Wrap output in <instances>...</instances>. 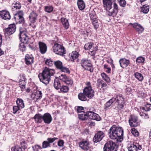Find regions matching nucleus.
I'll use <instances>...</instances> for the list:
<instances>
[{
	"label": "nucleus",
	"instance_id": "nucleus-1",
	"mask_svg": "<svg viewBox=\"0 0 151 151\" xmlns=\"http://www.w3.org/2000/svg\"><path fill=\"white\" fill-rule=\"evenodd\" d=\"M109 137L112 139H116L117 142H121L123 137V131L121 127L113 126L109 130Z\"/></svg>",
	"mask_w": 151,
	"mask_h": 151
},
{
	"label": "nucleus",
	"instance_id": "nucleus-2",
	"mask_svg": "<svg viewBox=\"0 0 151 151\" xmlns=\"http://www.w3.org/2000/svg\"><path fill=\"white\" fill-rule=\"evenodd\" d=\"M55 73L53 70L46 67L41 73H40L38 77L40 81L44 84H48L50 80L51 76H53Z\"/></svg>",
	"mask_w": 151,
	"mask_h": 151
},
{
	"label": "nucleus",
	"instance_id": "nucleus-3",
	"mask_svg": "<svg viewBox=\"0 0 151 151\" xmlns=\"http://www.w3.org/2000/svg\"><path fill=\"white\" fill-rule=\"evenodd\" d=\"M118 146L115 142L112 141H109L107 142L104 145V151H117Z\"/></svg>",
	"mask_w": 151,
	"mask_h": 151
},
{
	"label": "nucleus",
	"instance_id": "nucleus-4",
	"mask_svg": "<svg viewBox=\"0 0 151 151\" xmlns=\"http://www.w3.org/2000/svg\"><path fill=\"white\" fill-rule=\"evenodd\" d=\"M114 102L117 105V107L119 109H122L124 107V101L122 95H117L112 98Z\"/></svg>",
	"mask_w": 151,
	"mask_h": 151
},
{
	"label": "nucleus",
	"instance_id": "nucleus-5",
	"mask_svg": "<svg viewBox=\"0 0 151 151\" xmlns=\"http://www.w3.org/2000/svg\"><path fill=\"white\" fill-rule=\"evenodd\" d=\"M81 66L85 70L89 71L91 72H93V68L90 61L86 59H83L80 62Z\"/></svg>",
	"mask_w": 151,
	"mask_h": 151
},
{
	"label": "nucleus",
	"instance_id": "nucleus-6",
	"mask_svg": "<svg viewBox=\"0 0 151 151\" xmlns=\"http://www.w3.org/2000/svg\"><path fill=\"white\" fill-rule=\"evenodd\" d=\"M53 49L54 52L60 55L63 56L66 52L64 47L57 43L55 44L53 47Z\"/></svg>",
	"mask_w": 151,
	"mask_h": 151
},
{
	"label": "nucleus",
	"instance_id": "nucleus-7",
	"mask_svg": "<svg viewBox=\"0 0 151 151\" xmlns=\"http://www.w3.org/2000/svg\"><path fill=\"white\" fill-rule=\"evenodd\" d=\"M19 35V38L23 43H27L28 40V37L26 35L27 31L25 29H20Z\"/></svg>",
	"mask_w": 151,
	"mask_h": 151
},
{
	"label": "nucleus",
	"instance_id": "nucleus-8",
	"mask_svg": "<svg viewBox=\"0 0 151 151\" xmlns=\"http://www.w3.org/2000/svg\"><path fill=\"white\" fill-rule=\"evenodd\" d=\"M83 93L88 98L91 99L94 96V91L92 89L91 86L85 88L83 90Z\"/></svg>",
	"mask_w": 151,
	"mask_h": 151
},
{
	"label": "nucleus",
	"instance_id": "nucleus-9",
	"mask_svg": "<svg viewBox=\"0 0 151 151\" xmlns=\"http://www.w3.org/2000/svg\"><path fill=\"white\" fill-rule=\"evenodd\" d=\"M142 148L141 145L138 143L134 144L133 143L128 146V149L129 151H139Z\"/></svg>",
	"mask_w": 151,
	"mask_h": 151
},
{
	"label": "nucleus",
	"instance_id": "nucleus-10",
	"mask_svg": "<svg viewBox=\"0 0 151 151\" xmlns=\"http://www.w3.org/2000/svg\"><path fill=\"white\" fill-rule=\"evenodd\" d=\"M137 117L134 115H131L129 118V122L130 125L132 127H136L137 126Z\"/></svg>",
	"mask_w": 151,
	"mask_h": 151
},
{
	"label": "nucleus",
	"instance_id": "nucleus-11",
	"mask_svg": "<svg viewBox=\"0 0 151 151\" xmlns=\"http://www.w3.org/2000/svg\"><path fill=\"white\" fill-rule=\"evenodd\" d=\"M79 147L82 150H87L89 148V142L87 140H83L79 143Z\"/></svg>",
	"mask_w": 151,
	"mask_h": 151
},
{
	"label": "nucleus",
	"instance_id": "nucleus-12",
	"mask_svg": "<svg viewBox=\"0 0 151 151\" xmlns=\"http://www.w3.org/2000/svg\"><path fill=\"white\" fill-rule=\"evenodd\" d=\"M16 29V27L15 24H13L9 25L8 27L5 29V34L11 35L15 32Z\"/></svg>",
	"mask_w": 151,
	"mask_h": 151
},
{
	"label": "nucleus",
	"instance_id": "nucleus-13",
	"mask_svg": "<svg viewBox=\"0 0 151 151\" xmlns=\"http://www.w3.org/2000/svg\"><path fill=\"white\" fill-rule=\"evenodd\" d=\"M104 137V134L102 131H99L95 135L93 140L95 142H97L101 141Z\"/></svg>",
	"mask_w": 151,
	"mask_h": 151
},
{
	"label": "nucleus",
	"instance_id": "nucleus-14",
	"mask_svg": "<svg viewBox=\"0 0 151 151\" xmlns=\"http://www.w3.org/2000/svg\"><path fill=\"white\" fill-rule=\"evenodd\" d=\"M23 13L22 11H19L14 15V18L18 20L19 23H22L24 22V19L23 17Z\"/></svg>",
	"mask_w": 151,
	"mask_h": 151
},
{
	"label": "nucleus",
	"instance_id": "nucleus-15",
	"mask_svg": "<svg viewBox=\"0 0 151 151\" xmlns=\"http://www.w3.org/2000/svg\"><path fill=\"white\" fill-rule=\"evenodd\" d=\"M0 16L2 19L5 20H9L11 18L9 12L6 10L0 11Z\"/></svg>",
	"mask_w": 151,
	"mask_h": 151
},
{
	"label": "nucleus",
	"instance_id": "nucleus-16",
	"mask_svg": "<svg viewBox=\"0 0 151 151\" xmlns=\"http://www.w3.org/2000/svg\"><path fill=\"white\" fill-rule=\"evenodd\" d=\"M113 8H114L112 9H111V8L109 9L108 14L109 16H114L117 13L118 9V5L115 3H114Z\"/></svg>",
	"mask_w": 151,
	"mask_h": 151
},
{
	"label": "nucleus",
	"instance_id": "nucleus-17",
	"mask_svg": "<svg viewBox=\"0 0 151 151\" xmlns=\"http://www.w3.org/2000/svg\"><path fill=\"white\" fill-rule=\"evenodd\" d=\"M42 116L43 120L45 123L49 124L51 123L52 121V117L50 114L48 113H45Z\"/></svg>",
	"mask_w": 151,
	"mask_h": 151
},
{
	"label": "nucleus",
	"instance_id": "nucleus-18",
	"mask_svg": "<svg viewBox=\"0 0 151 151\" xmlns=\"http://www.w3.org/2000/svg\"><path fill=\"white\" fill-rule=\"evenodd\" d=\"M130 24L139 33H142L144 31V28L140 24L137 23H135L133 24L130 23Z\"/></svg>",
	"mask_w": 151,
	"mask_h": 151
},
{
	"label": "nucleus",
	"instance_id": "nucleus-19",
	"mask_svg": "<svg viewBox=\"0 0 151 151\" xmlns=\"http://www.w3.org/2000/svg\"><path fill=\"white\" fill-rule=\"evenodd\" d=\"M39 46L40 52L42 54H45L47 50V47L46 45L41 42H39Z\"/></svg>",
	"mask_w": 151,
	"mask_h": 151
},
{
	"label": "nucleus",
	"instance_id": "nucleus-20",
	"mask_svg": "<svg viewBox=\"0 0 151 151\" xmlns=\"http://www.w3.org/2000/svg\"><path fill=\"white\" fill-rule=\"evenodd\" d=\"M119 62L120 66L123 68L127 67L130 63L129 60L126 59L125 58L120 59Z\"/></svg>",
	"mask_w": 151,
	"mask_h": 151
},
{
	"label": "nucleus",
	"instance_id": "nucleus-21",
	"mask_svg": "<svg viewBox=\"0 0 151 151\" xmlns=\"http://www.w3.org/2000/svg\"><path fill=\"white\" fill-rule=\"evenodd\" d=\"M42 96V94L41 91H37L34 93H32L31 95V98L33 99H36V100L41 99Z\"/></svg>",
	"mask_w": 151,
	"mask_h": 151
},
{
	"label": "nucleus",
	"instance_id": "nucleus-22",
	"mask_svg": "<svg viewBox=\"0 0 151 151\" xmlns=\"http://www.w3.org/2000/svg\"><path fill=\"white\" fill-rule=\"evenodd\" d=\"M34 58L32 55L27 54L25 57L26 64L27 65H31L33 62Z\"/></svg>",
	"mask_w": 151,
	"mask_h": 151
},
{
	"label": "nucleus",
	"instance_id": "nucleus-23",
	"mask_svg": "<svg viewBox=\"0 0 151 151\" xmlns=\"http://www.w3.org/2000/svg\"><path fill=\"white\" fill-rule=\"evenodd\" d=\"M37 14L34 11L32 12L29 14V18L30 21L33 23L35 22L37 18Z\"/></svg>",
	"mask_w": 151,
	"mask_h": 151
},
{
	"label": "nucleus",
	"instance_id": "nucleus-24",
	"mask_svg": "<svg viewBox=\"0 0 151 151\" xmlns=\"http://www.w3.org/2000/svg\"><path fill=\"white\" fill-rule=\"evenodd\" d=\"M104 6L107 10L111 8L112 2L110 0H103Z\"/></svg>",
	"mask_w": 151,
	"mask_h": 151
},
{
	"label": "nucleus",
	"instance_id": "nucleus-25",
	"mask_svg": "<svg viewBox=\"0 0 151 151\" xmlns=\"http://www.w3.org/2000/svg\"><path fill=\"white\" fill-rule=\"evenodd\" d=\"M33 118L35 120V122L36 123H40L42 122L43 120L42 116L40 114H36L33 117Z\"/></svg>",
	"mask_w": 151,
	"mask_h": 151
},
{
	"label": "nucleus",
	"instance_id": "nucleus-26",
	"mask_svg": "<svg viewBox=\"0 0 151 151\" xmlns=\"http://www.w3.org/2000/svg\"><path fill=\"white\" fill-rule=\"evenodd\" d=\"M79 55L78 53L76 51L72 52V53L70 54V58L71 61L73 62L74 60L77 58Z\"/></svg>",
	"mask_w": 151,
	"mask_h": 151
},
{
	"label": "nucleus",
	"instance_id": "nucleus-27",
	"mask_svg": "<svg viewBox=\"0 0 151 151\" xmlns=\"http://www.w3.org/2000/svg\"><path fill=\"white\" fill-rule=\"evenodd\" d=\"M61 19V22L64 27L66 29H68L69 27L68 20L65 18H62Z\"/></svg>",
	"mask_w": 151,
	"mask_h": 151
},
{
	"label": "nucleus",
	"instance_id": "nucleus-28",
	"mask_svg": "<svg viewBox=\"0 0 151 151\" xmlns=\"http://www.w3.org/2000/svg\"><path fill=\"white\" fill-rule=\"evenodd\" d=\"M21 4L18 1H14L12 4V8L13 10L19 9L21 8Z\"/></svg>",
	"mask_w": 151,
	"mask_h": 151
},
{
	"label": "nucleus",
	"instance_id": "nucleus-29",
	"mask_svg": "<svg viewBox=\"0 0 151 151\" xmlns=\"http://www.w3.org/2000/svg\"><path fill=\"white\" fill-rule=\"evenodd\" d=\"M16 103L18 107L21 109H22L24 107V101L22 99H21L17 98L16 101Z\"/></svg>",
	"mask_w": 151,
	"mask_h": 151
},
{
	"label": "nucleus",
	"instance_id": "nucleus-30",
	"mask_svg": "<svg viewBox=\"0 0 151 151\" xmlns=\"http://www.w3.org/2000/svg\"><path fill=\"white\" fill-rule=\"evenodd\" d=\"M150 6L146 4L142 6L141 8V10L144 14L147 13L149 10Z\"/></svg>",
	"mask_w": 151,
	"mask_h": 151
},
{
	"label": "nucleus",
	"instance_id": "nucleus-31",
	"mask_svg": "<svg viewBox=\"0 0 151 151\" xmlns=\"http://www.w3.org/2000/svg\"><path fill=\"white\" fill-rule=\"evenodd\" d=\"M77 5L79 9L81 10L85 8V4L82 0H78Z\"/></svg>",
	"mask_w": 151,
	"mask_h": 151
},
{
	"label": "nucleus",
	"instance_id": "nucleus-32",
	"mask_svg": "<svg viewBox=\"0 0 151 151\" xmlns=\"http://www.w3.org/2000/svg\"><path fill=\"white\" fill-rule=\"evenodd\" d=\"M140 109L141 110H145L146 111H149L151 110V104L147 103L143 107H140Z\"/></svg>",
	"mask_w": 151,
	"mask_h": 151
},
{
	"label": "nucleus",
	"instance_id": "nucleus-33",
	"mask_svg": "<svg viewBox=\"0 0 151 151\" xmlns=\"http://www.w3.org/2000/svg\"><path fill=\"white\" fill-rule=\"evenodd\" d=\"M79 119L82 121L86 120L87 119V115L86 113H83L80 114L78 115Z\"/></svg>",
	"mask_w": 151,
	"mask_h": 151
},
{
	"label": "nucleus",
	"instance_id": "nucleus-34",
	"mask_svg": "<svg viewBox=\"0 0 151 151\" xmlns=\"http://www.w3.org/2000/svg\"><path fill=\"white\" fill-rule=\"evenodd\" d=\"M86 96L83 93H80L78 96V99L81 101H85L87 100Z\"/></svg>",
	"mask_w": 151,
	"mask_h": 151
},
{
	"label": "nucleus",
	"instance_id": "nucleus-35",
	"mask_svg": "<svg viewBox=\"0 0 151 151\" xmlns=\"http://www.w3.org/2000/svg\"><path fill=\"white\" fill-rule=\"evenodd\" d=\"M114 103L112 98L110 99L109 101L107 102L104 105V108L105 109H106L107 108H109L111 105Z\"/></svg>",
	"mask_w": 151,
	"mask_h": 151
},
{
	"label": "nucleus",
	"instance_id": "nucleus-36",
	"mask_svg": "<svg viewBox=\"0 0 151 151\" xmlns=\"http://www.w3.org/2000/svg\"><path fill=\"white\" fill-rule=\"evenodd\" d=\"M143 88H141L140 90L138 88L137 90V96L139 97L143 98L145 97V94L142 92Z\"/></svg>",
	"mask_w": 151,
	"mask_h": 151
},
{
	"label": "nucleus",
	"instance_id": "nucleus-37",
	"mask_svg": "<svg viewBox=\"0 0 151 151\" xmlns=\"http://www.w3.org/2000/svg\"><path fill=\"white\" fill-rule=\"evenodd\" d=\"M69 90V88L67 86H61L60 88V91H58L59 92L62 93H66Z\"/></svg>",
	"mask_w": 151,
	"mask_h": 151
},
{
	"label": "nucleus",
	"instance_id": "nucleus-38",
	"mask_svg": "<svg viewBox=\"0 0 151 151\" xmlns=\"http://www.w3.org/2000/svg\"><path fill=\"white\" fill-rule=\"evenodd\" d=\"M93 45V43L92 42L86 43L85 44L84 48L85 50H88L92 48Z\"/></svg>",
	"mask_w": 151,
	"mask_h": 151
},
{
	"label": "nucleus",
	"instance_id": "nucleus-39",
	"mask_svg": "<svg viewBox=\"0 0 151 151\" xmlns=\"http://www.w3.org/2000/svg\"><path fill=\"white\" fill-rule=\"evenodd\" d=\"M135 77L139 81H142L143 79V77L142 74L138 72H136L134 73Z\"/></svg>",
	"mask_w": 151,
	"mask_h": 151
},
{
	"label": "nucleus",
	"instance_id": "nucleus-40",
	"mask_svg": "<svg viewBox=\"0 0 151 151\" xmlns=\"http://www.w3.org/2000/svg\"><path fill=\"white\" fill-rule=\"evenodd\" d=\"M90 16L92 21L97 19L95 12L94 11H92L91 12Z\"/></svg>",
	"mask_w": 151,
	"mask_h": 151
},
{
	"label": "nucleus",
	"instance_id": "nucleus-41",
	"mask_svg": "<svg viewBox=\"0 0 151 151\" xmlns=\"http://www.w3.org/2000/svg\"><path fill=\"white\" fill-rule=\"evenodd\" d=\"M54 63L57 68L59 69L63 66L62 63L59 60L55 61Z\"/></svg>",
	"mask_w": 151,
	"mask_h": 151
},
{
	"label": "nucleus",
	"instance_id": "nucleus-42",
	"mask_svg": "<svg viewBox=\"0 0 151 151\" xmlns=\"http://www.w3.org/2000/svg\"><path fill=\"white\" fill-rule=\"evenodd\" d=\"M94 114V112L92 111H88L86 112L87 119L88 118L90 119H92Z\"/></svg>",
	"mask_w": 151,
	"mask_h": 151
},
{
	"label": "nucleus",
	"instance_id": "nucleus-43",
	"mask_svg": "<svg viewBox=\"0 0 151 151\" xmlns=\"http://www.w3.org/2000/svg\"><path fill=\"white\" fill-rule=\"evenodd\" d=\"M93 120H96L97 121H100L101 119V117L97 114L94 112V115H93Z\"/></svg>",
	"mask_w": 151,
	"mask_h": 151
},
{
	"label": "nucleus",
	"instance_id": "nucleus-44",
	"mask_svg": "<svg viewBox=\"0 0 151 151\" xmlns=\"http://www.w3.org/2000/svg\"><path fill=\"white\" fill-rule=\"evenodd\" d=\"M50 144L47 140L44 141L42 143V148H45L50 147Z\"/></svg>",
	"mask_w": 151,
	"mask_h": 151
},
{
	"label": "nucleus",
	"instance_id": "nucleus-45",
	"mask_svg": "<svg viewBox=\"0 0 151 151\" xmlns=\"http://www.w3.org/2000/svg\"><path fill=\"white\" fill-rule=\"evenodd\" d=\"M131 132L133 135L135 137H137L139 135V133L137 130L134 128H133L131 129Z\"/></svg>",
	"mask_w": 151,
	"mask_h": 151
},
{
	"label": "nucleus",
	"instance_id": "nucleus-46",
	"mask_svg": "<svg viewBox=\"0 0 151 151\" xmlns=\"http://www.w3.org/2000/svg\"><path fill=\"white\" fill-rule=\"evenodd\" d=\"M92 22L94 28L95 29H97L99 27V26L97 19L92 21Z\"/></svg>",
	"mask_w": 151,
	"mask_h": 151
},
{
	"label": "nucleus",
	"instance_id": "nucleus-47",
	"mask_svg": "<svg viewBox=\"0 0 151 151\" xmlns=\"http://www.w3.org/2000/svg\"><path fill=\"white\" fill-rule=\"evenodd\" d=\"M64 82H65V83L68 85H72L73 83L72 80L70 78H66L65 80H64Z\"/></svg>",
	"mask_w": 151,
	"mask_h": 151
},
{
	"label": "nucleus",
	"instance_id": "nucleus-48",
	"mask_svg": "<svg viewBox=\"0 0 151 151\" xmlns=\"http://www.w3.org/2000/svg\"><path fill=\"white\" fill-rule=\"evenodd\" d=\"M24 43H22L19 44V45L20 50L22 52L25 51L26 50V46Z\"/></svg>",
	"mask_w": 151,
	"mask_h": 151
},
{
	"label": "nucleus",
	"instance_id": "nucleus-49",
	"mask_svg": "<svg viewBox=\"0 0 151 151\" xmlns=\"http://www.w3.org/2000/svg\"><path fill=\"white\" fill-rule=\"evenodd\" d=\"M21 108L18 107L17 106H14L13 107V113L15 114Z\"/></svg>",
	"mask_w": 151,
	"mask_h": 151
},
{
	"label": "nucleus",
	"instance_id": "nucleus-50",
	"mask_svg": "<svg viewBox=\"0 0 151 151\" xmlns=\"http://www.w3.org/2000/svg\"><path fill=\"white\" fill-rule=\"evenodd\" d=\"M12 151H22V149L18 146H15L11 148Z\"/></svg>",
	"mask_w": 151,
	"mask_h": 151
},
{
	"label": "nucleus",
	"instance_id": "nucleus-51",
	"mask_svg": "<svg viewBox=\"0 0 151 151\" xmlns=\"http://www.w3.org/2000/svg\"><path fill=\"white\" fill-rule=\"evenodd\" d=\"M45 11L48 13H50L52 12L53 10V7L50 6H47L45 7Z\"/></svg>",
	"mask_w": 151,
	"mask_h": 151
},
{
	"label": "nucleus",
	"instance_id": "nucleus-52",
	"mask_svg": "<svg viewBox=\"0 0 151 151\" xmlns=\"http://www.w3.org/2000/svg\"><path fill=\"white\" fill-rule=\"evenodd\" d=\"M34 151H39L42 149V147L38 145H36L32 146Z\"/></svg>",
	"mask_w": 151,
	"mask_h": 151
},
{
	"label": "nucleus",
	"instance_id": "nucleus-53",
	"mask_svg": "<svg viewBox=\"0 0 151 151\" xmlns=\"http://www.w3.org/2000/svg\"><path fill=\"white\" fill-rule=\"evenodd\" d=\"M45 63L47 65L51 66L53 65V62L51 59H47L45 62Z\"/></svg>",
	"mask_w": 151,
	"mask_h": 151
},
{
	"label": "nucleus",
	"instance_id": "nucleus-54",
	"mask_svg": "<svg viewBox=\"0 0 151 151\" xmlns=\"http://www.w3.org/2000/svg\"><path fill=\"white\" fill-rule=\"evenodd\" d=\"M60 69L62 72H65L69 73H70V71L68 68H67L63 66H62L61 68H60Z\"/></svg>",
	"mask_w": 151,
	"mask_h": 151
},
{
	"label": "nucleus",
	"instance_id": "nucleus-55",
	"mask_svg": "<svg viewBox=\"0 0 151 151\" xmlns=\"http://www.w3.org/2000/svg\"><path fill=\"white\" fill-rule=\"evenodd\" d=\"M136 62L139 63H142L145 61V58L142 57L137 58L136 60Z\"/></svg>",
	"mask_w": 151,
	"mask_h": 151
},
{
	"label": "nucleus",
	"instance_id": "nucleus-56",
	"mask_svg": "<svg viewBox=\"0 0 151 151\" xmlns=\"http://www.w3.org/2000/svg\"><path fill=\"white\" fill-rule=\"evenodd\" d=\"M75 109L78 113L83 112L84 110L83 108L81 106H78L76 107H75Z\"/></svg>",
	"mask_w": 151,
	"mask_h": 151
},
{
	"label": "nucleus",
	"instance_id": "nucleus-57",
	"mask_svg": "<svg viewBox=\"0 0 151 151\" xmlns=\"http://www.w3.org/2000/svg\"><path fill=\"white\" fill-rule=\"evenodd\" d=\"M139 114L141 116L145 119H147L149 118V116L148 114L143 112H140Z\"/></svg>",
	"mask_w": 151,
	"mask_h": 151
},
{
	"label": "nucleus",
	"instance_id": "nucleus-58",
	"mask_svg": "<svg viewBox=\"0 0 151 151\" xmlns=\"http://www.w3.org/2000/svg\"><path fill=\"white\" fill-rule=\"evenodd\" d=\"M119 4L121 6L124 7L126 5V2L125 0H120Z\"/></svg>",
	"mask_w": 151,
	"mask_h": 151
},
{
	"label": "nucleus",
	"instance_id": "nucleus-59",
	"mask_svg": "<svg viewBox=\"0 0 151 151\" xmlns=\"http://www.w3.org/2000/svg\"><path fill=\"white\" fill-rule=\"evenodd\" d=\"M58 138L56 137H53V138H48L47 139V141L49 144L50 143L53 142L56 139H57Z\"/></svg>",
	"mask_w": 151,
	"mask_h": 151
},
{
	"label": "nucleus",
	"instance_id": "nucleus-60",
	"mask_svg": "<svg viewBox=\"0 0 151 151\" xmlns=\"http://www.w3.org/2000/svg\"><path fill=\"white\" fill-rule=\"evenodd\" d=\"M60 79V80H62L63 81H64V80H65L67 78V77L65 75L62 74L59 77Z\"/></svg>",
	"mask_w": 151,
	"mask_h": 151
},
{
	"label": "nucleus",
	"instance_id": "nucleus-61",
	"mask_svg": "<svg viewBox=\"0 0 151 151\" xmlns=\"http://www.w3.org/2000/svg\"><path fill=\"white\" fill-rule=\"evenodd\" d=\"M64 144V142L62 140H59L58 143V145L59 147H62Z\"/></svg>",
	"mask_w": 151,
	"mask_h": 151
},
{
	"label": "nucleus",
	"instance_id": "nucleus-62",
	"mask_svg": "<svg viewBox=\"0 0 151 151\" xmlns=\"http://www.w3.org/2000/svg\"><path fill=\"white\" fill-rule=\"evenodd\" d=\"M98 88H100V90L101 91H103L104 89H106V86H98Z\"/></svg>",
	"mask_w": 151,
	"mask_h": 151
},
{
	"label": "nucleus",
	"instance_id": "nucleus-63",
	"mask_svg": "<svg viewBox=\"0 0 151 151\" xmlns=\"http://www.w3.org/2000/svg\"><path fill=\"white\" fill-rule=\"evenodd\" d=\"M60 84L59 81L58 79H56L54 80V85H60Z\"/></svg>",
	"mask_w": 151,
	"mask_h": 151
},
{
	"label": "nucleus",
	"instance_id": "nucleus-64",
	"mask_svg": "<svg viewBox=\"0 0 151 151\" xmlns=\"http://www.w3.org/2000/svg\"><path fill=\"white\" fill-rule=\"evenodd\" d=\"M126 91L127 93H130L132 91V89L129 87H127V86H126Z\"/></svg>",
	"mask_w": 151,
	"mask_h": 151
}]
</instances>
